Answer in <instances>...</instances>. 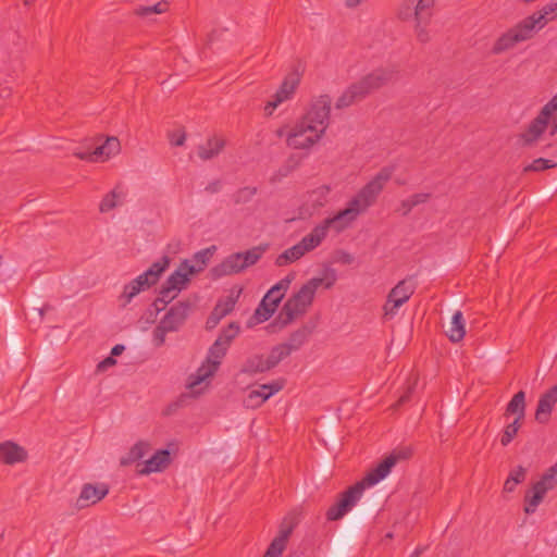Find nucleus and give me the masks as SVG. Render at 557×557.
Instances as JSON below:
<instances>
[{"instance_id": "nucleus-1", "label": "nucleus", "mask_w": 557, "mask_h": 557, "mask_svg": "<svg viewBox=\"0 0 557 557\" xmlns=\"http://www.w3.org/2000/svg\"><path fill=\"white\" fill-rule=\"evenodd\" d=\"M331 104L329 95L312 99L307 112L286 134V145L296 150H309L319 143L330 124Z\"/></svg>"}, {"instance_id": "nucleus-2", "label": "nucleus", "mask_w": 557, "mask_h": 557, "mask_svg": "<svg viewBox=\"0 0 557 557\" xmlns=\"http://www.w3.org/2000/svg\"><path fill=\"white\" fill-rule=\"evenodd\" d=\"M336 281L337 273L333 268H326L321 277H312L307 281L285 301L277 318L267 326L269 332L281 331L302 317L313 304L318 288L323 285L325 289H330Z\"/></svg>"}, {"instance_id": "nucleus-3", "label": "nucleus", "mask_w": 557, "mask_h": 557, "mask_svg": "<svg viewBox=\"0 0 557 557\" xmlns=\"http://www.w3.org/2000/svg\"><path fill=\"white\" fill-rule=\"evenodd\" d=\"M238 333L239 325L235 322L230 323L222 330L215 342L209 348L206 360L197 371L188 377L186 386L193 395H199L208 386L209 383L207 380L213 376L218 371L232 341Z\"/></svg>"}, {"instance_id": "nucleus-4", "label": "nucleus", "mask_w": 557, "mask_h": 557, "mask_svg": "<svg viewBox=\"0 0 557 557\" xmlns=\"http://www.w3.org/2000/svg\"><path fill=\"white\" fill-rule=\"evenodd\" d=\"M435 0H401L395 10L398 21L412 23L418 44L426 45L434 37L431 23L435 14Z\"/></svg>"}, {"instance_id": "nucleus-5", "label": "nucleus", "mask_w": 557, "mask_h": 557, "mask_svg": "<svg viewBox=\"0 0 557 557\" xmlns=\"http://www.w3.org/2000/svg\"><path fill=\"white\" fill-rule=\"evenodd\" d=\"M394 166L382 168L347 203L336 213L346 228L361 214L372 207L394 173Z\"/></svg>"}, {"instance_id": "nucleus-6", "label": "nucleus", "mask_w": 557, "mask_h": 557, "mask_svg": "<svg viewBox=\"0 0 557 557\" xmlns=\"http://www.w3.org/2000/svg\"><path fill=\"white\" fill-rule=\"evenodd\" d=\"M268 245L255 246L244 252H235L226 257L220 264L214 267L211 272L214 277L237 274L247 268L256 264L264 255Z\"/></svg>"}, {"instance_id": "nucleus-7", "label": "nucleus", "mask_w": 557, "mask_h": 557, "mask_svg": "<svg viewBox=\"0 0 557 557\" xmlns=\"http://www.w3.org/2000/svg\"><path fill=\"white\" fill-rule=\"evenodd\" d=\"M168 267L169 258L163 257L161 260L153 262L147 271L126 284L123 288V293L120 296L122 306L125 307L140 292H144L154 285Z\"/></svg>"}, {"instance_id": "nucleus-8", "label": "nucleus", "mask_w": 557, "mask_h": 557, "mask_svg": "<svg viewBox=\"0 0 557 557\" xmlns=\"http://www.w3.org/2000/svg\"><path fill=\"white\" fill-rule=\"evenodd\" d=\"M294 278L295 275L290 273L270 288L255 310V323L265 322L272 317Z\"/></svg>"}, {"instance_id": "nucleus-9", "label": "nucleus", "mask_w": 557, "mask_h": 557, "mask_svg": "<svg viewBox=\"0 0 557 557\" xmlns=\"http://www.w3.org/2000/svg\"><path fill=\"white\" fill-rule=\"evenodd\" d=\"M557 485V463L550 466L524 496V512L534 513L547 492Z\"/></svg>"}, {"instance_id": "nucleus-10", "label": "nucleus", "mask_w": 557, "mask_h": 557, "mask_svg": "<svg viewBox=\"0 0 557 557\" xmlns=\"http://www.w3.org/2000/svg\"><path fill=\"white\" fill-rule=\"evenodd\" d=\"M557 111V94L541 109L520 138L524 146L534 145L547 129L553 114Z\"/></svg>"}, {"instance_id": "nucleus-11", "label": "nucleus", "mask_w": 557, "mask_h": 557, "mask_svg": "<svg viewBox=\"0 0 557 557\" xmlns=\"http://www.w3.org/2000/svg\"><path fill=\"white\" fill-rule=\"evenodd\" d=\"M535 35L530 29L524 20L508 28L494 41L491 52L494 55H499L516 47V45L532 39Z\"/></svg>"}, {"instance_id": "nucleus-12", "label": "nucleus", "mask_w": 557, "mask_h": 557, "mask_svg": "<svg viewBox=\"0 0 557 557\" xmlns=\"http://www.w3.org/2000/svg\"><path fill=\"white\" fill-rule=\"evenodd\" d=\"M416 290V285L411 278L399 281L388 293L386 301L383 305V318L392 320L398 312V309L405 305Z\"/></svg>"}, {"instance_id": "nucleus-13", "label": "nucleus", "mask_w": 557, "mask_h": 557, "mask_svg": "<svg viewBox=\"0 0 557 557\" xmlns=\"http://www.w3.org/2000/svg\"><path fill=\"white\" fill-rule=\"evenodd\" d=\"M331 228H333L336 233H341L346 230V225L337 219L336 214L324 219L299 242L304 251L308 253L319 247L321 243L326 238Z\"/></svg>"}, {"instance_id": "nucleus-14", "label": "nucleus", "mask_w": 557, "mask_h": 557, "mask_svg": "<svg viewBox=\"0 0 557 557\" xmlns=\"http://www.w3.org/2000/svg\"><path fill=\"white\" fill-rule=\"evenodd\" d=\"M363 486L361 483H355L346 491L339 494L337 502L326 511L329 521H337L348 513L360 500L363 495Z\"/></svg>"}, {"instance_id": "nucleus-15", "label": "nucleus", "mask_w": 557, "mask_h": 557, "mask_svg": "<svg viewBox=\"0 0 557 557\" xmlns=\"http://www.w3.org/2000/svg\"><path fill=\"white\" fill-rule=\"evenodd\" d=\"M189 261H183L180 267L168 277L163 284L159 301L168 304L170 300L176 297L177 293L186 285L189 281V276L194 272H189Z\"/></svg>"}, {"instance_id": "nucleus-16", "label": "nucleus", "mask_w": 557, "mask_h": 557, "mask_svg": "<svg viewBox=\"0 0 557 557\" xmlns=\"http://www.w3.org/2000/svg\"><path fill=\"white\" fill-rule=\"evenodd\" d=\"M398 77V71L394 66L379 67L363 76L357 83L367 97L371 92L395 82Z\"/></svg>"}, {"instance_id": "nucleus-17", "label": "nucleus", "mask_w": 557, "mask_h": 557, "mask_svg": "<svg viewBox=\"0 0 557 557\" xmlns=\"http://www.w3.org/2000/svg\"><path fill=\"white\" fill-rule=\"evenodd\" d=\"M406 458V455L401 451H393L391 455L385 457L376 467L371 469L366 476L359 481L363 486V490L367 487H371L377 484L380 481L385 479L393 467L397 463L398 460Z\"/></svg>"}, {"instance_id": "nucleus-18", "label": "nucleus", "mask_w": 557, "mask_h": 557, "mask_svg": "<svg viewBox=\"0 0 557 557\" xmlns=\"http://www.w3.org/2000/svg\"><path fill=\"white\" fill-rule=\"evenodd\" d=\"M300 84V75L296 72L289 73L276 90L273 100L264 106V111L271 115L273 111L284 101L289 100Z\"/></svg>"}, {"instance_id": "nucleus-19", "label": "nucleus", "mask_w": 557, "mask_h": 557, "mask_svg": "<svg viewBox=\"0 0 557 557\" xmlns=\"http://www.w3.org/2000/svg\"><path fill=\"white\" fill-rule=\"evenodd\" d=\"M121 150V145H120V140L116 138V137H108L106 139V141L96 147L92 151L90 152H78V151H75L74 152V156L77 157L78 159L81 160H85V161H91V162H98V161H106L108 160L109 158H111L112 156H115L120 152Z\"/></svg>"}, {"instance_id": "nucleus-20", "label": "nucleus", "mask_w": 557, "mask_h": 557, "mask_svg": "<svg viewBox=\"0 0 557 557\" xmlns=\"http://www.w3.org/2000/svg\"><path fill=\"white\" fill-rule=\"evenodd\" d=\"M109 493L107 484H85L81 491V494L76 500V506L82 509L97 504L104 498Z\"/></svg>"}, {"instance_id": "nucleus-21", "label": "nucleus", "mask_w": 557, "mask_h": 557, "mask_svg": "<svg viewBox=\"0 0 557 557\" xmlns=\"http://www.w3.org/2000/svg\"><path fill=\"white\" fill-rule=\"evenodd\" d=\"M556 16L557 8L552 2L544 5L541 10L534 12L533 14L524 17L523 20L535 35L537 32L543 29L549 21H553Z\"/></svg>"}, {"instance_id": "nucleus-22", "label": "nucleus", "mask_w": 557, "mask_h": 557, "mask_svg": "<svg viewBox=\"0 0 557 557\" xmlns=\"http://www.w3.org/2000/svg\"><path fill=\"white\" fill-rule=\"evenodd\" d=\"M189 310L190 305L188 302H177L170 308V310L161 319V322L166 325L165 327L168 330L175 332L184 324L186 318L188 317Z\"/></svg>"}, {"instance_id": "nucleus-23", "label": "nucleus", "mask_w": 557, "mask_h": 557, "mask_svg": "<svg viewBox=\"0 0 557 557\" xmlns=\"http://www.w3.org/2000/svg\"><path fill=\"white\" fill-rule=\"evenodd\" d=\"M171 463V454L168 449L156 451L148 460H146L137 470L140 475H148L152 472H161Z\"/></svg>"}, {"instance_id": "nucleus-24", "label": "nucleus", "mask_w": 557, "mask_h": 557, "mask_svg": "<svg viewBox=\"0 0 557 557\" xmlns=\"http://www.w3.org/2000/svg\"><path fill=\"white\" fill-rule=\"evenodd\" d=\"M556 403L557 385H554L546 393L541 395L535 411V420L540 423H547Z\"/></svg>"}, {"instance_id": "nucleus-25", "label": "nucleus", "mask_w": 557, "mask_h": 557, "mask_svg": "<svg viewBox=\"0 0 557 557\" xmlns=\"http://www.w3.org/2000/svg\"><path fill=\"white\" fill-rule=\"evenodd\" d=\"M27 451L20 445L7 441L0 444V462L5 465H15L25 461Z\"/></svg>"}, {"instance_id": "nucleus-26", "label": "nucleus", "mask_w": 557, "mask_h": 557, "mask_svg": "<svg viewBox=\"0 0 557 557\" xmlns=\"http://www.w3.org/2000/svg\"><path fill=\"white\" fill-rule=\"evenodd\" d=\"M225 140L222 137L213 136L207 139V141L197 148L198 157L202 161H208L216 156L224 149Z\"/></svg>"}, {"instance_id": "nucleus-27", "label": "nucleus", "mask_w": 557, "mask_h": 557, "mask_svg": "<svg viewBox=\"0 0 557 557\" xmlns=\"http://www.w3.org/2000/svg\"><path fill=\"white\" fill-rule=\"evenodd\" d=\"M125 197L126 191L123 184H116V186L102 198L99 205V211L101 213H106L113 210L114 208L123 203Z\"/></svg>"}, {"instance_id": "nucleus-28", "label": "nucleus", "mask_w": 557, "mask_h": 557, "mask_svg": "<svg viewBox=\"0 0 557 557\" xmlns=\"http://www.w3.org/2000/svg\"><path fill=\"white\" fill-rule=\"evenodd\" d=\"M290 533L292 527H282L262 557H280L286 547Z\"/></svg>"}, {"instance_id": "nucleus-29", "label": "nucleus", "mask_w": 557, "mask_h": 557, "mask_svg": "<svg viewBox=\"0 0 557 557\" xmlns=\"http://www.w3.org/2000/svg\"><path fill=\"white\" fill-rule=\"evenodd\" d=\"M366 96L360 88L359 84L356 82L351 84L336 100L335 107L336 109H344L350 107L357 101L364 99Z\"/></svg>"}, {"instance_id": "nucleus-30", "label": "nucleus", "mask_w": 557, "mask_h": 557, "mask_svg": "<svg viewBox=\"0 0 557 557\" xmlns=\"http://www.w3.org/2000/svg\"><path fill=\"white\" fill-rule=\"evenodd\" d=\"M446 335L453 343H459L466 335V323L461 311L457 310L451 318Z\"/></svg>"}, {"instance_id": "nucleus-31", "label": "nucleus", "mask_w": 557, "mask_h": 557, "mask_svg": "<svg viewBox=\"0 0 557 557\" xmlns=\"http://www.w3.org/2000/svg\"><path fill=\"white\" fill-rule=\"evenodd\" d=\"M215 246H211L208 248H205L198 252H196L189 261V272H194V274L201 272L208 264L209 260L212 258Z\"/></svg>"}, {"instance_id": "nucleus-32", "label": "nucleus", "mask_w": 557, "mask_h": 557, "mask_svg": "<svg viewBox=\"0 0 557 557\" xmlns=\"http://www.w3.org/2000/svg\"><path fill=\"white\" fill-rule=\"evenodd\" d=\"M516 414L517 420H523L525 416V394L523 391L513 395L506 407L505 416Z\"/></svg>"}, {"instance_id": "nucleus-33", "label": "nucleus", "mask_w": 557, "mask_h": 557, "mask_svg": "<svg viewBox=\"0 0 557 557\" xmlns=\"http://www.w3.org/2000/svg\"><path fill=\"white\" fill-rule=\"evenodd\" d=\"M151 447L150 444L144 441L137 442L127 453L125 457H122L120 460L121 466H128L133 462L141 459L145 457L149 451Z\"/></svg>"}, {"instance_id": "nucleus-34", "label": "nucleus", "mask_w": 557, "mask_h": 557, "mask_svg": "<svg viewBox=\"0 0 557 557\" xmlns=\"http://www.w3.org/2000/svg\"><path fill=\"white\" fill-rule=\"evenodd\" d=\"M306 252L304 251L302 247L299 243L294 245L290 248H287L282 253H280L275 259V265L277 267H285L293 262H296L297 260L301 259Z\"/></svg>"}, {"instance_id": "nucleus-35", "label": "nucleus", "mask_w": 557, "mask_h": 557, "mask_svg": "<svg viewBox=\"0 0 557 557\" xmlns=\"http://www.w3.org/2000/svg\"><path fill=\"white\" fill-rule=\"evenodd\" d=\"M270 370L265 357L255 355L249 357L242 367V372L246 374H257Z\"/></svg>"}, {"instance_id": "nucleus-36", "label": "nucleus", "mask_w": 557, "mask_h": 557, "mask_svg": "<svg viewBox=\"0 0 557 557\" xmlns=\"http://www.w3.org/2000/svg\"><path fill=\"white\" fill-rule=\"evenodd\" d=\"M527 476V469L522 466H517L511 469L507 480L504 483V492L511 493L516 490L517 485L522 483Z\"/></svg>"}, {"instance_id": "nucleus-37", "label": "nucleus", "mask_w": 557, "mask_h": 557, "mask_svg": "<svg viewBox=\"0 0 557 557\" xmlns=\"http://www.w3.org/2000/svg\"><path fill=\"white\" fill-rule=\"evenodd\" d=\"M290 355V348L285 344H280L274 346L269 356L265 357L268 366L270 369L274 368L283 359Z\"/></svg>"}, {"instance_id": "nucleus-38", "label": "nucleus", "mask_w": 557, "mask_h": 557, "mask_svg": "<svg viewBox=\"0 0 557 557\" xmlns=\"http://www.w3.org/2000/svg\"><path fill=\"white\" fill-rule=\"evenodd\" d=\"M330 193V186L321 185L309 193V201L315 208L323 207L329 201Z\"/></svg>"}, {"instance_id": "nucleus-39", "label": "nucleus", "mask_w": 557, "mask_h": 557, "mask_svg": "<svg viewBox=\"0 0 557 557\" xmlns=\"http://www.w3.org/2000/svg\"><path fill=\"white\" fill-rule=\"evenodd\" d=\"M311 331L307 326H302L299 330L292 333L287 343H284L293 350L299 349L307 341Z\"/></svg>"}, {"instance_id": "nucleus-40", "label": "nucleus", "mask_w": 557, "mask_h": 557, "mask_svg": "<svg viewBox=\"0 0 557 557\" xmlns=\"http://www.w3.org/2000/svg\"><path fill=\"white\" fill-rule=\"evenodd\" d=\"M257 191H258L257 187H252V186L242 187V188L237 189L232 195V200L235 205H245V203L251 201V199L256 196Z\"/></svg>"}, {"instance_id": "nucleus-41", "label": "nucleus", "mask_w": 557, "mask_h": 557, "mask_svg": "<svg viewBox=\"0 0 557 557\" xmlns=\"http://www.w3.org/2000/svg\"><path fill=\"white\" fill-rule=\"evenodd\" d=\"M169 9V3L166 1H160L153 5H141L135 10V13L139 16L147 17L152 14H161L166 12Z\"/></svg>"}, {"instance_id": "nucleus-42", "label": "nucleus", "mask_w": 557, "mask_h": 557, "mask_svg": "<svg viewBox=\"0 0 557 557\" xmlns=\"http://www.w3.org/2000/svg\"><path fill=\"white\" fill-rule=\"evenodd\" d=\"M521 423H522V420L515 419L511 423H509L505 428L503 435L500 437V444L503 446H507L511 443V441L517 435L519 429L521 428Z\"/></svg>"}, {"instance_id": "nucleus-43", "label": "nucleus", "mask_w": 557, "mask_h": 557, "mask_svg": "<svg viewBox=\"0 0 557 557\" xmlns=\"http://www.w3.org/2000/svg\"><path fill=\"white\" fill-rule=\"evenodd\" d=\"M238 296L228 295L218 301L214 309L218 313H221L223 317H226L231 313L236 305Z\"/></svg>"}, {"instance_id": "nucleus-44", "label": "nucleus", "mask_w": 557, "mask_h": 557, "mask_svg": "<svg viewBox=\"0 0 557 557\" xmlns=\"http://www.w3.org/2000/svg\"><path fill=\"white\" fill-rule=\"evenodd\" d=\"M557 166V162L550 159L539 158L533 160L529 165L524 168V172H540Z\"/></svg>"}, {"instance_id": "nucleus-45", "label": "nucleus", "mask_w": 557, "mask_h": 557, "mask_svg": "<svg viewBox=\"0 0 557 557\" xmlns=\"http://www.w3.org/2000/svg\"><path fill=\"white\" fill-rule=\"evenodd\" d=\"M264 401L265 398L256 388L248 392L243 403L246 408L255 409L260 407Z\"/></svg>"}, {"instance_id": "nucleus-46", "label": "nucleus", "mask_w": 557, "mask_h": 557, "mask_svg": "<svg viewBox=\"0 0 557 557\" xmlns=\"http://www.w3.org/2000/svg\"><path fill=\"white\" fill-rule=\"evenodd\" d=\"M283 388V384L280 382H273L270 384L260 385L257 391L268 400L272 395L280 392Z\"/></svg>"}, {"instance_id": "nucleus-47", "label": "nucleus", "mask_w": 557, "mask_h": 557, "mask_svg": "<svg viewBox=\"0 0 557 557\" xmlns=\"http://www.w3.org/2000/svg\"><path fill=\"white\" fill-rule=\"evenodd\" d=\"M164 326V323L160 321L153 331V343L157 347H160L164 344L166 333L173 332L172 330H168Z\"/></svg>"}, {"instance_id": "nucleus-48", "label": "nucleus", "mask_w": 557, "mask_h": 557, "mask_svg": "<svg viewBox=\"0 0 557 557\" xmlns=\"http://www.w3.org/2000/svg\"><path fill=\"white\" fill-rule=\"evenodd\" d=\"M223 318L224 317L221 313H218V311L213 308L206 322L207 329L215 327Z\"/></svg>"}, {"instance_id": "nucleus-49", "label": "nucleus", "mask_w": 557, "mask_h": 557, "mask_svg": "<svg viewBox=\"0 0 557 557\" xmlns=\"http://www.w3.org/2000/svg\"><path fill=\"white\" fill-rule=\"evenodd\" d=\"M430 194L428 193H419L414 194L409 197V200L411 201V206L416 207L418 205L424 203L429 200Z\"/></svg>"}, {"instance_id": "nucleus-50", "label": "nucleus", "mask_w": 557, "mask_h": 557, "mask_svg": "<svg viewBox=\"0 0 557 557\" xmlns=\"http://www.w3.org/2000/svg\"><path fill=\"white\" fill-rule=\"evenodd\" d=\"M115 359L111 356V357H107L104 360H102L101 362H99L98 364V370H106L108 367H111L113 364H115Z\"/></svg>"}, {"instance_id": "nucleus-51", "label": "nucleus", "mask_w": 557, "mask_h": 557, "mask_svg": "<svg viewBox=\"0 0 557 557\" xmlns=\"http://www.w3.org/2000/svg\"><path fill=\"white\" fill-rule=\"evenodd\" d=\"M400 207L403 209L404 215L408 214L414 208L413 206H411V201L409 200V198L403 200Z\"/></svg>"}, {"instance_id": "nucleus-52", "label": "nucleus", "mask_w": 557, "mask_h": 557, "mask_svg": "<svg viewBox=\"0 0 557 557\" xmlns=\"http://www.w3.org/2000/svg\"><path fill=\"white\" fill-rule=\"evenodd\" d=\"M221 188V183L220 181H214L212 183H210L207 187H206V190L210 191V193H218Z\"/></svg>"}, {"instance_id": "nucleus-53", "label": "nucleus", "mask_w": 557, "mask_h": 557, "mask_svg": "<svg viewBox=\"0 0 557 557\" xmlns=\"http://www.w3.org/2000/svg\"><path fill=\"white\" fill-rule=\"evenodd\" d=\"M411 391H412V388L408 387L407 392L399 397V400H398L399 405L405 404L406 401L409 400Z\"/></svg>"}, {"instance_id": "nucleus-54", "label": "nucleus", "mask_w": 557, "mask_h": 557, "mask_svg": "<svg viewBox=\"0 0 557 557\" xmlns=\"http://www.w3.org/2000/svg\"><path fill=\"white\" fill-rule=\"evenodd\" d=\"M123 350H124V346L123 345H115L112 348V350H111V355H112V357L113 356H119V355H121L123 352Z\"/></svg>"}, {"instance_id": "nucleus-55", "label": "nucleus", "mask_w": 557, "mask_h": 557, "mask_svg": "<svg viewBox=\"0 0 557 557\" xmlns=\"http://www.w3.org/2000/svg\"><path fill=\"white\" fill-rule=\"evenodd\" d=\"M550 136H554L557 133V119H550Z\"/></svg>"}, {"instance_id": "nucleus-56", "label": "nucleus", "mask_w": 557, "mask_h": 557, "mask_svg": "<svg viewBox=\"0 0 557 557\" xmlns=\"http://www.w3.org/2000/svg\"><path fill=\"white\" fill-rule=\"evenodd\" d=\"M290 128H288L287 126H283L281 128L277 129L276 134L278 137H285L286 138V134L289 132Z\"/></svg>"}, {"instance_id": "nucleus-57", "label": "nucleus", "mask_w": 557, "mask_h": 557, "mask_svg": "<svg viewBox=\"0 0 557 557\" xmlns=\"http://www.w3.org/2000/svg\"><path fill=\"white\" fill-rule=\"evenodd\" d=\"M185 140H186V136H185V134H182V135H180V137L177 139L172 141V144L175 146H183Z\"/></svg>"}, {"instance_id": "nucleus-58", "label": "nucleus", "mask_w": 557, "mask_h": 557, "mask_svg": "<svg viewBox=\"0 0 557 557\" xmlns=\"http://www.w3.org/2000/svg\"><path fill=\"white\" fill-rule=\"evenodd\" d=\"M425 550V547H417L410 557H420L421 554Z\"/></svg>"}, {"instance_id": "nucleus-59", "label": "nucleus", "mask_w": 557, "mask_h": 557, "mask_svg": "<svg viewBox=\"0 0 557 557\" xmlns=\"http://www.w3.org/2000/svg\"><path fill=\"white\" fill-rule=\"evenodd\" d=\"M342 261L344 263H350L352 261V256L350 253H343Z\"/></svg>"}, {"instance_id": "nucleus-60", "label": "nucleus", "mask_w": 557, "mask_h": 557, "mask_svg": "<svg viewBox=\"0 0 557 557\" xmlns=\"http://www.w3.org/2000/svg\"><path fill=\"white\" fill-rule=\"evenodd\" d=\"M287 557H301L299 553H292Z\"/></svg>"}, {"instance_id": "nucleus-61", "label": "nucleus", "mask_w": 557, "mask_h": 557, "mask_svg": "<svg viewBox=\"0 0 557 557\" xmlns=\"http://www.w3.org/2000/svg\"><path fill=\"white\" fill-rule=\"evenodd\" d=\"M555 4V7L557 8V1L556 2H553Z\"/></svg>"}]
</instances>
